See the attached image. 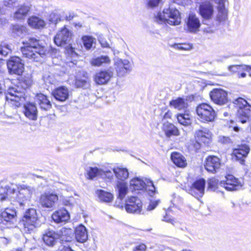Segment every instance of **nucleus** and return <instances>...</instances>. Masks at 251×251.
I'll return each instance as SVG.
<instances>
[{
	"instance_id": "f257e3e1",
	"label": "nucleus",
	"mask_w": 251,
	"mask_h": 251,
	"mask_svg": "<svg viewBox=\"0 0 251 251\" xmlns=\"http://www.w3.org/2000/svg\"><path fill=\"white\" fill-rule=\"evenodd\" d=\"M18 192L14 188L1 187L0 189V199L1 201L10 198L17 201L20 205L29 201L32 195L35 193V189L32 186L23 184L18 188Z\"/></svg>"
},
{
	"instance_id": "f03ea898",
	"label": "nucleus",
	"mask_w": 251,
	"mask_h": 251,
	"mask_svg": "<svg viewBox=\"0 0 251 251\" xmlns=\"http://www.w3.org/2000/svg\"><path fill=\"white\" fill-rule=\"evenodd\" d=\"M24 47L21 48L23 56L35 61H40L44 58L47 50L45 47L39 44V41L34 37H29L23 42Z\"/></svg>"
},
{
	"instance_id": "7ed1b4c3",
	"label": "nucleus",
	"mask_w": 251,
	"mask_h": 251,
	"mask_svg": "<svg viewBox=\"0 0 251 251\" xmlns=\"http://www.w3.org/2000/svg\"><path fill=\"white\" fill-rule=\"evenodd\" d=\"M22 224L24 230L26 233H30L38 226L37 214L35 209L30 208L25 212Z\"/></svg>"
},
{
	"instance_id": "20e7f679",
	"label": "nucleus",
	"mask_w": 251,
	"mask_h": 251,
	"mask_svg": "<svg viewBox=\"0 0 251 251\" xmlns=\"http://www.w3.org/2000/svg\"><path fill=\"white\" fill-rule=\"evenodd\" d=\"M198 118L202 122H212L216 117V112L208 104L202 103L198 105L196 109Z\"/></svg>"
},
{
	"instance_id": "39448f33",
	"label": "nucleus",
	"mask_w": 251,
	"mask_h": 251,
	"mask_svg": "<svg viewBox=\"0 0 251 251\" xmlns=\"http://www.w3.org/2000/svg\"><path fill=\"white\" fill-rule=\"evenodd\" d=\"M68 231L69 230L64 227L57 231L48 230L43 235V240L47 245L53 247L59 239L63 240V236L65 235Z\"/></svg>"
},
{
	"instance_id": "423d86ee",
	"label": "nucleus",
	"mask_w": 251,
	"mask_h": 251,
	"mask_svg": "<svg viewBox=\"0 0 251 251\" xmlns=\"http://www.w3.org/2000/svg\"><path fill=\"white\" fill-rule=\"evenodd\" d=\"M25 92L18 90L17 87L10 88L7 91L6 99L16 107L20 106L25 101Z\"/></svg>"
},
{
	"instance_id": "0eeeda50",
	"label": "nucleus",
	"mask_w": 251,
	"mask_h": 251,
	"mask_svg": "<svg viewBox=\"0 0 251 251\" xmlns=\"http://www.w3.org/2000/svg\"><path fill=\"white\" fill-rule=\"evenodd\" d=\"M7 68L10 74L21 75L24 71V64L18 56L11 57L7 62Z\"/></svg>"
},
{
	"instance_id": "6e6552de",
	"label": "nucleus",
	"mask_w": 251,
	"mask_h": 251,
	"mask_svg": "<svg viewBox=\"0 0 251 251\" xmlns=\"http://www.w3.org/2000/svg\"><path fill=\"white\" fill-rule=\"evenodd\" d=\"M142 207V201L136 197H129L126 201L125 209L128 213L139 214Z\"/></svg>"
},
{
	"instance_id": "1a4fd4ad",
	"label": "nucleus",
	"mask_w": 251,
	"mask_h": 251,
	"mask_svg": "<svg viewBox=\"0 0 251 251\" xmlns=\"http://www.w3.org/2000/svg\"><path fill=\"white\" fill-rule=\"evenodd\" d=\"M71 38L72 33L64 26L58 31L54 38V42L58 46H63L69 43Z\"/></svg>"
},
{
	"instance_id": "9d476101",
	"label": "nucleus",
	"mask_w": 251,
	"mask_h": 251,
	"mask_svg": "<svg viewBox=\"0 0 251 251\" xmlns=\"http://www.w3.org/2000/svg\"><path fill=\"white\" fill-rule=\"evenodd\" d=\"M58 200V196L52 193L45 192L42 194L39 198V202L42 207L52 208Z\"/></svg>"
},
{
	"instance_id": "9b49d317",
	"label": "nucleus",
	"mask_w": 251,
	"mask_h": 251,
	"mask_svg": "<svg viewBox=\"0 0 251 251\" xmlns=\"http://www.w3.org/2000/svg\"><path fill=\"white\" fill-rule=\"evenodd\" d=\"M164 13H166L168 24L171 25H177L181 23L180 13L176 8L173 7L164 8Z\"/></svg>"
},
{
	"instance_id": "f8f14e48",
	"label": "nucleus",
	"mask_w": 251,
	"mask_h": 251,
	"mask_svg": "<svg viewBox=\"0 0 251 251\" xmlns=\"http://www.w3.org/2000/svg\"><path fill=\"white\" fill-rule=\"evenodd\" d=\"M220 185L228 191L238 190L242 186L241 182L231 175H227L226 180L221 181Z\"/></svg>"
},
{
	"instance_id": "ddd939ff",
	"label": "nucleus",
	"mask_w": 251,
	"mask_h": 251,
	"mask_svg": "<svg viewBox=\"0 0 251 251\" xmlns=\"http://www.w3.org/2000/svg\"><path fill=\"white\" fill-rule=\"evenodd\" d=\"M199 13L203 19V23L209 25V20L211 19L214 13L213 6L209 2H204L200 5Z\"/></svg>"
},
{
	"instance_id": "4468645a",
	"label": "nucleus",
	"mask_w": 251,
	"mask_h": 251,
	"mask_svg": "<svg viewBox=\"0 0 251 251\" xmlns=\"http://www.w3.org/2000/svg\"><path fill=\"white\" fill-rule=\"evenodd\" d=\"M209 96L212 101L217 104L223 105L227 101V94L222 89H214Z\"/></svg>"
},
{
	"instance_id": "2eb2a0df",
	"label": "nucleus",
	"mask_w": 251,
	"mask_h": 251,
	"mask_svg": "<svg viewBox=\"0 0 251 251\" xmlns=\"http://www.w3.org/2000/svg\"><path fill=\"white\" fill-rule=\"evenodd\" d=\"M205 181L204 179H199L195 181L189 190V193L197 199L201 198L204 193Z\"/></svg>"
},
{
	"instance_id": "dca6fc26",
	"label": "nucleus",
	"mask_w": 251,
	"mask_h": 251,
	"mask_svg": "<svg viewBox=\"0 0 251 251\" xmlns=\"http://www.w3.org/2000/svg\"><path fill=\"white\" fill-rule=\"evenodd\" d=\"M113 75V72L109 70H102L96 73L94 80L99 85L107 83Z\"/></svg>"
},
{
	"instance_id": "f3484780",
	"label": "nucleus",
	"mask_w": 251,
	"mask_h": 251,
	"mask_svg": "<svg viewBox=\"0 0 251 251\" xmlns=\"http://www.w3.org/2000/svg\"><path fill=\"white\" fill-rule=\"evenodd\" d=\"M250 148L248 145H242L239 146L237 148L233 150L232 154L242 164L244 163V158H246L250 152Z\"/></svg>"
},
{
	"instance_id": "a211bd4d",
	"label": "nucleus",
	"mask_w": 251,
	"mask_h": 251,
	"mask_svg": "<svg viewBox=\"0 0 251 251\" xmlns=\"http://www.w3.org/2000/svg\"><path fill=\"white\" fill-rule=\"evenodd\" d=\"M221 166L220 159L215 156H209L206 159L204 167L205 169L211 173H214Z\"/></svg>"
},
{
	"instance_id": "6ab92c4d",
	"label": "nucleus",
	"mask_w": 251,
	"mask_h": 251,
	"mask_svg": "<svg viewBox=\"0 0 251 251\" xmlns=\"http://www.w3.org/2000/svg\"><path fill=\"white\" fill-rule=\"evenodd\" d=\"M201 24L196 15L189 14L186 22V30L191 33H196L199 30Z\"/></svg>"
},
{
	"instance_id": "aec40b11",
	"label": "nucleus",
	"mask_w": 251,
	"mask_h": 251,
	"mask_svg": "<svg viewBox=\"0 0 251 251\" xmlns=\"http://www.w3.org/2000/svg\"><path fill=\"white\" fill-rule=\"evenodd\" d=\"M117 74L120 76H123L128 71L130 70L131 65L127 60L118 59L115 62Z\"/></svg>"
},
{
	"instance_id": "412c9836",
	"label": "nucleus",
	"mask_w": 251,
	"mask_h": 251,
	"mask_svg": "<svg viewBox=\"0 0 251 251\" xmlns=\"http://www.w3.org/2000/svg\"><path fill=\"white\" fill-rule=\"evenodd\" d=\"M70 218L68 211L64 208L56 211L52 215V220L56 223H66Z\"/></svg>"
},
{
	"instance_id": "4be33fe9",
	"label": "nucleus",
	"mask_w": 251,
	"mask_h": 251,
	"mask_svg": "<svg viewBox=\"0 0 251 251\" xmlns=\"http://www.w3.org/2000/svg\"><path fill=\"white\" fill-rule=\"evenodd\" d=\"M195 137L199 142L208 144L211 141V133L207 128H202L196 132Z\"/></svg>"
},
{
	"instance_id": "5701e85b",
	"label": "nucleus",
	"mask_w": 251,
	"mask_h": 251,
	"mask_svg": "<svg viewBox=\"0 0 251 251\" xmlns=\"http://www.w3.org/2000/svg\"><path fill=\"white\" fill-rule=\"evenodd\" d=\"M24 113L26 118L31 120H36L37 117V109L36 105L32 103L24 105Z\"/></svg>"
},
{
	"instance_id": "b1692460",
	"label": "nucleus",
	"mask_w": 251,
	"mask_h": 251,
	"mask_svg": "<svg viewBox=\"0 0 251 251\" xmlns=\"http://www.w3.org/2000/svg\"><path fill=\"white\" fill-rule=\"evenodd\" d=\"M75 236L76 241L79 243H84L88 239V232L86 227L82 225H80L76 227Z\"/></svg>"
},
{
	"instance_id": "393cba45",
	"label": "nucleus",
	"mask_w": 251,
	"mask_h": 251,
	"mask_svg": "<svg viewBox=\"0 0 251 251\" xmlns=\"http://www.w3.org/2000/svg\"><path fill=\"white\" fill-rule=\"evenodd\" d=\"M37 103L41 110L49 111L51 108L52 105L47 96L40 94L37 95Z\"/></svg>"
},
{
	"instance_id": "a878e982",
	"label": "nucleus",
	"mask_w": 251,
	"mask_h": 251,
	"mask_svg": "<svg viewBox=\"0 0 251 251\" xmlns=\"http://www.w3.org/2000/svg\"><path fill=\"white\" fill-rule=\"evenodd\" d=\"M52 94L56 100L60 101H65L69 97L68 90L64 87L56 88L52 92Z\"/></svg>"
},
{
	"instance_id": "bb28decb",
	"label": "nucleus",
	"mask_w": 251,
	"mask_h": 251,
	"mask_svg": "<svg viewBox=\"0 0 251 251\" xmlns=\"http://www.w3.org/2000/svg\"><path fill=\"white\" fill-rule=\"evenodd\" d=\"M113 172L118 179V182H124L128 177L129 173L126 168L116 167L113 169Z\"/></svg>"
},
{
	"instance_id": "cd10ccee",
	"label": "nucleus",
	"mask_w": 251,
	"mask_h": 251,
	"mask_svg": "<svg viewBox=\"0 0 251 251\" xmlns=\"http://www.w3.org/2000/svg\"><path fill=\"white\" fill-rule=\"evenodd\" d=\"M92 66L100 67L104 65H108L111 63V60L107 55H101L93 58L90 61Z\"/></svg>"
},
{
	"instance_id": "c85d7f7f",
	"label": "nucleus",
	"mask_w": 251,
	"mask_h": 251,
	"mask_svg": "<svg viewBox=\"0 0 251 251\" xmlns=\"http://www.w3.org/2000/svg\"><path fill=\"white\" fill-rule=\"evenodd\" d=\"M30 10V7L25 4L20 6L14 13L13 18L17 20L25 19Z\"/></svg>"
},
{
	"instance_id": "c756f323",
	"label": "nucleus",
	"mask_w": 251,
	"mask_h": 251,
	"mask_svg": "<svg viewBox=\"0 0 251 251\" xmlns=\"http://www.w3.org/2000/svg\"><path fill=\"white\" fill-rule=\"evenodd\" d=\"M170 104L176 109L183 110H185L188 106L187 100L182 98H178L176 100H172L170 102Z\"/></svg>"
},
{
	"instance_id": "7c9ffc66",
	"label": "nucleus",
	"mask_w": 251,
	"mask_h": 251,
	"mask_svg": "<svg viewBox=\"0 0 251 251\" xmlns=\"http://www.w3.org/2000/svg\"><path fill=\"white\" fill-rule=\"evenodd\" d=\"M163 129L168 137L173 135L178 136L179 134L178 129L174 125L169 123L163 124Z\"/></svg>"
},
{
	"instance_id": "2f4dec72",
	"label": "nucleus",
	"mask_w": 251,
	"mask_h": 251,
	"mask_svg": "<svg viewBox=\"0 0 251 251\" xmlns=\"http://www.w3.org/2000/svg\"><path fill=\"white\" fill-rule=\"evenodd\" d=\"M16 213L15 210L11 208H6L1 213V218L6 222L13 223L15 221Z\"/></svg>"
},
{
	"instance_id": "473e14b6",
	"label": "nucleus",
	"mask_w": 251,
	"mask_h": 251,
	"mask_svg": "<svg viewBox=\"0 0 251 251\" xmlns=\"http://www.w3.org/2000/svg\"><path fill=\"white\" fill-rule=\"evenodd\" d=\"M96 193L100 201L103 202H110L113 199V195L102 190H97Z\"/></svg>"
},
{
	"instance_id": "72a5a7b5",
	"label": "nucleus",
	"mask_w": 251,
	"mask_h": 251,
	"mask_svg": "<svg viewBox=\"0 0 251 251\" xmlns=\"http://www.w3.org/2000/svg\"><path fill=\"white\" fill-rule=\"evenodd\" d=\"M171 159L174 163L179 167H184L187 164L185 157L180 153L177 152L172 153Z\"/></svg>"
},
{
	"instance_id": "f704fd0d",
	"label": "nucleus",
	"mask_w": 251,
	"mask_h": 251,
	"mask_svg": "<svg viewBox=\"0 0 251 251\" xmlns=\"http://www.w3.org/2000/svg\"><path fill=\"white\" fill-rule=\"evenodd\" d=\"M28 25L32 27L40 29L43 28L45 25V22L36 16H32L28 20Z\"/></svg>"
},
{
	"instance_id": "c9c22d12",
	"label": "nucleus",
	"mask_w": 251,
	"mask_h": 251,
	"mask_svg": "<svg viewBox=\"0 0 251 251\" xmlns=\"http://www.w3.org/2000/svg\"><path fill=\"white\" fill-rule=\"evenodd\" d=\"M144 4L148 10H153L162 6L163 0H144Z\"/></svg>"
},
{
	"instance_id": "e433bc0d",
	"label": "nucleus",
	"mask_w": 251,
	"mask_h": 251,
	"mask_svg": "<svg viewBox=\"0 0 251 251\" xmlns=\"http://www.w3.org/2000/svg\"><path fill=\"white\" fill-rule=\"evenodd\" d=\"M117 189L118 193V198L120 200H123L128 192V187L126 183L125 182H117Z\"/></svg>"
},
{
	"instance_id": "4c0bfd02",
	"label": "nucleus",
	"mask_w": 251,
	"mask_h": 251,
	"mask_svg": "<svg viewBox=\"0 0 251 251\" xmlns=\"http://www.w3.org/2000/svg\"><path fill=\"white\" fill-rule=\"evenodd\" d=\"M146 184V179L145 181H143L137 177L131 179L130 181V186L132 187L134 190L144 189Z\"/></svg>"
},
{
	"instance_id": "58836bf2",
	"label": "nucleus",
	"mask_w": 251,
	"mask_h": 251,
	"mask_svg": "<svg viewBox=\"0 0 251 251\" xmlns=\"http://www.w3.org/2000/svg\"><path fill=\"white\" fill-rule=\"evenodd\" d=\"M153 21L158 24H168L167 19H166V13H164V10L162 12H158L154 14L152 18Z\"/></svg>"
},
{
	"instance_id": "ea45409f",
	"label": "nucleus",
	"mask_w": 251,
	"mask_h": 251,
	"mask_svg": "<svg viewBox=\"0 0 251 251\" xmlns=\"http://www.w3.org/2000/svg\"><path fill=\"white\" fill-rule=\"evenodd\" d=\"M178 123L183 126H187L191 124V119L188 114H179L177 116Z\"/></svg>"
},
{
	"instance_id": "a19ab883",
	"label": "nucleus",
	"mask_w": 251,
	"mask_h": 251,
	"mask_svg": "<svg viewBox=\"0 0 251 251\" xmlns=\"http://www.w3.org/2000/svg\"><path fill=\"white\" fill-rule=\"evenodd\" d=\"M19 4L18 0H3L0 3V8H12L18 6Z\"/></svg>"
},
{
	"instance_id": "79ce46f5",
	"label": "nucleus",
	"mask_w": 251,
	"mask_h": 251,
	"mask_svg": "<svg viewBox=\"0 0 251 251\" xmlns=\"http://www.w3.org/2000/svg\"><path fill=\"white\" fill-rule=\"evenodd\" d=\"M102 171L97 167H90L87 170V174L88 176V178L93 179V178L101 175Z\"/></svg>"
},
{
	"instance_id": "37998d69",
	"label": "nucleus",
	"mask_w": 251,
	"mask_h": 251,
	"mask_svg": "<svg viewBox=\"0 0 251 251\" xmlns=\"http://www.w3.org/2000/svg\"><path fill=\"white\" fill-rule=\"evenodd\" d=\"M82 40L84 47L87 50H89L92 48L95 39L90 36H84Z\"/></svg>"
},
{
	"instance_id": "c03bdc74",
	"label": "nucleus",
	"mask_w": 251,
	"mask_h": 251,
	"mask_svg": "<svg viewBox=\"0 0 251 251\" xmlns=\"http://www.w3.org/2000/svg\"><path fill=\"white\" fill-rule=\"evenodd\" d=\"M218 13L217 16V20L219 22L225 21L227 19V11L225 7L218 8Z\"/></svg>"
},
{
	"instance_id": "a18cd8bd",
	"label": "nucleus",
	"mask_w": 251,
	"mask_h": 251,
	"mask_svg": "<svg viewBox=\"0 0 251 251\" xmlns=\"http://www.w3.org/2000/svg\"><path fill=\"white\" fill-rule=\"evenodd\" d=\"M88 76L87 74L86 73L84 75L83 78L79 79L76 78L75 80V85L77 87H82L86 88L85 87L88 85Z\"/></svg>"
},
{
	"instance_id": "49530a36",
	"label": "nucleus",
	"mask_w": 251,
	"mask_h": 251,
	"mask_svg": "<svg viewBox=\"0 0 251 251\" xmlns=\"http://www.w3.org/2000/svg\"><path fill=\"white\" fill-rule=\"evenodd\" d=\"M11 52V49L8 45H3L1 46L0 50V63L3 60L2 57L6 56Z\"/></svg>"
},
{
	"instance_id": "de8ad7c7",
	"label": "nucleus",
	"mask_w": 251,
	"mask_h": 251,
	"mask_svg": "<svg viewBox=\"0 0 251 251\" xmlns=\"http://www.w3.org/2000/svg\"><path fill=\"white\" fill-rule=\"evenodd\" d=\"M172 47L177 50H190L192 49V45L191 44H175Z\"/></svg>"
},
{
	"instance_id": "09e8293b",
	"label": "nucleus",
	"mask_w": 251,
	"mask_h": 251,
	"mask_svg": "<svg viewBox=\"0 0 251 251\" xmlns=\"http://www.w3.org/2000/svg\"><path fill=\"white\" fill-rule=\"evenodd\" d=\"M144 189L149 192V194L151 196L155 193V187L152 181L150 179H146V184Z\"/></svg>"
},
{
	"instance_id": "8fccbe9b",
	"label": "nucleus",
	"mask_w": 251,
	"mask_h": 251,
	"mask_svg": "<svg viewBox=\"0 0 251 251\" xmlns=\"http://www.w3.org/2000/svg\"><path fill=\"white\" fill-rule=\"evenodd\" d=\"M218 184V180L216 178L214 177L210 178L208 182V189L215 191L217 189Z\"/></svg>"
},
{
	"instance_id": "3c124183",
	"label": "nucleus",
	"mask_w": 251,
	"mask_h": 251,
	"mask_svg": "<svg viewBox=\"0 0 251 251\" xmlns=\"http://www.w3.org/2000/svg\"><path fill=\"white\" fill-rule=\"evenodd\" d=\"M13 31L17 35L21 36L24 32H25V27L19 25H15L13 27Z\"/></svg>"
},
{
	"instance_id": "603ef678",
	"label": "nucleus",
	"mask_w": 251,
	"mask_h": 251,
	"mask_svg": "<svg viewBox=\"0 0 251 251\" xmlns=\"http://www.w3.org/2000/svg\"><path fill=\"white\" fill-rule=\"evenodd\" d=\"M160 201L158 200H151L150 202V204L147 207L148 211H151L153 210L160 203Z\"/></svg>"
},
{
	"instance_id": "864d4df0",
	"label": "nucleus",
	"mask_w": 251,
	"mask_h": 251,
	"mask_svg": "<svg viewBox=\"0 0 251 251\" xmlns=\"http://www.w3.org/2000/svg\"><path fill=\"white\" fill-rule=\"evenodd\" d=\"M243 65H230L228 66V70L232 73H239L240 71L243 70H242V66Z\"/></svg>"
},
{
	"instance_id": "5fc2aeb1",
	"label": "nucleus",
	"mask_w": 251,
	"mask_h": 251,
	"mask_svg": "<svg viewBox=\"0 0 251 251\" xmlns=\"http://www.w3.org/2000/svg\"><path fill=\"white\" fill-rule=\"evenodd\" d=\"M60 20V17L55 13H51L49 17V21L53 24H56Z\"/></svg>"
},
{
	"instance_id": "6e6d98bb",
	"label": "nucleus",
	"mask_w": 251,
	"mask_h": 251,
	"mask_svg": "<svg viewBox=\"0 0 251 251\" xmlns=\"http://www.w3.org/2000/svg\"><path fill=\"white\" fill-rule=\"evenodd\" d=\"M21 83L23 88H28L31 85L32 81L30 79L28 78L23 80Z\"/></svg>"
},
{
	"instance_id": "4d7b16f0",
	"label": "nucleus",
	"mask_w": 251,
	"mask_h": 251,
	"mask_svg": "<svg viewBox=\"0 0 251 251\" xmlns=\"http://www.w3.org/2000/svg\"><path fill=\"white\" fill-rule=\"evenodd\" d=\"M147 247L144 244H141L137 246H136L133 251H145L146 250Z\"/></svg>"
},
{
	"instance_id": "13d9d810",
	"label": "nucleus",
	"mask_w": 251,
	"mask_h": 251,
	"mask_svg": "<svg viewBox=\"0 0 251 251\" xmlns=\"http://www.w3.org/2000/svg\"><path fill=\"white\" fill-rule=\"evenodd\" d=\"M217 4H218L217 8L225 7V2L227 0H212Z\"/></svg>"
},
{
	"instance_id": "bf43d9fd",
	"label": "nucleus",
	"mask_w": 251,
	"mask_h": 251,
	"mask_svg": "<svg viewBox=\"0 0 251 251\" xmlns=\"http://www.w3.org/2000/svg\"><path fill=\"white\" fill-rule=\"evenodd\" d=\"M73 200L72 197L65 198L63 200V203L65 205H70L72 203Z\"/></svg>"
},
{
	"instance_id": "052dcab7",
	"label": "nucleus",
	"mask_w": 251,
	"mask_h": 251,
	"mask_svg": "<svg viewBox=\"0 0 251 251\" xmlns=\"http://www.w3.org/2000/svg\"><path fill=\"white\" fill-rule=\"evenodd\" d=\"M230 57V56L229 55H222V56L219 57V58L217 59V61L218 62H223L224 60L228 59Z\"/></svg>"
},
{
	"instance_id": "680f3d73",
	"label": "nucleus",
	"mask_w": 251,
	"mask_h": 251,
	"mask_svg": "<svg viewBox=\"0 0 251 251\" xmlns=\"http://www.w3.org/2000/svg\"><path fill=\"white\" fill-rule=\"evenodd\" d=\"M100 42L102 48H110L109 44L106 41L101 40Z\"/></svg>"
},
{
	"instance_id": "e2e57ef3",
	"label": "nucleus",
	"mask_w": 251,
	"mask_h": 251,
	"mask_svg": "<svg viewBox=\"0 0 251 251\" xmlns=\"http://www.w3.org/2000/svg\"><path fill=\"white\" fill-rule=\"evenodd\" d=\"M172 116V112L170 111H168L167 112L165 113L163 116V118L164 119H168L171 118Z\"/></svg>"
},
{
	"instance_id": "0e129e2a",
	"label": "nucleus",
	"mask_w": 251,
	"mask_h": 251,
	"mask_svg": "<svg viewBox=\"0 0 251 251\" xmlns=\"http://www.w3.org/2000/svg\"><path fill=\"white\" fill-rule=\"evenodd\" d=\"M242 67V70L243 71H249L250 70H251V65H243Z\"/></svg>"
},
{
	"instance_id": "69168bd1",
	"label": "nucleus",
	"mask_w": 251,
	"mask_h": 251,
	"mask_svg": "<svg viewBox=\"0 0 251 251\" xmlns=\"http://www.w3.org/2000/svg\"><path fill=\"white\" fill-rule=\"evenodd\" d=\"M163 221H166L169 223H173L174 220L168 217V215L165 216L163 218Z\"/></svg>"
},
{
	"instance_id": "338daca9",
	"label": "nucleus",
	"mask_w": 251,
	"mask_h": 251,
	"mask_svg": "<svg viewBox=\"0 0 251 251\" xmlns=\"http://www.w3.org/2000/svg\"><path fill=\"white\" fill-rule=\"evenodd\" d=\"M60 251H74L70 247L64 246Z\"/></svg>"
},
{
	"instance_id": "774afa93",
	"label": "nucleus",
	"mask_w": 251,
	"mask_h": 251,
	"mask_svg": "<svg viewBox=\"0 0 251 251\" xmlns=\"http://www.w3.org/2000/svg\"><path fill=\"white\" fill-rule=\"evenodd\" d=\"M0 243L7 244L8 243V240L5 237H0Z\"/></svg>"
}]
</instances>
